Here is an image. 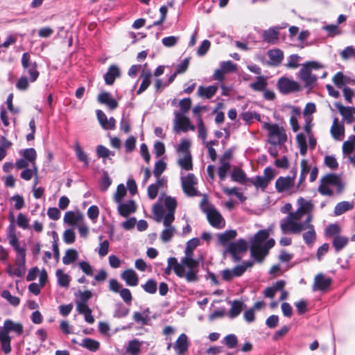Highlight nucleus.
<instances>
[{
	"label": "nucleus",
	"instance_id": "61",
	"mask_svg": "<svg viewBox=\"0 0 355 355\" xmlns=\"http://www.w3.org/2000/svg\"><path fill=\"white\" fill-rule=\"evenodd\" d=\"M225 345L229 349H233L236 347L238 344V338L235 334H230L224 338Z\"/></svg>",
	"mask_w": 355,
	"mask_h": 355
},
{
	"label": "nucleus",
	"instance_id": "12",
	"mask_svg": "<svg viewBox=\"0 0 355 355\" xmlns=\"http://www.w3.org/2000/svg\"><path fill=\"white\" fill-rule=\"evenodd\" d=\"M248 249L247 242L243 239H240L234 242H230L226 248L225 252H229L233 261H239L241 259L240 253L244 252Z\"/></svg>",
	"mask_w": 355,
	"mask_h": 355
},
{
	"label": "nucleus",
	"instance_id": "62",
	"mask_svg": "<svg viewBox=\"0 0 355 355\" xmlns=\"http://www.w3.org/2000/svg\"><path fill=\"white\" fill-rule=\"evenodd\" d=\"M177 265H178V261L175 257H171L168 258L167 260V266L164 270V273L168 275L171 273V270H173L175 274Z\"/></svg>",
	"mask_w": 355,
	"mask_h": 355
},
{
	"label": "nucleus",
	"instance_id": "60",
	"mask_svg": "<svg viewBox=\"0 0 355 355\" xmlns=\"http://www.w3.org/2000/svg\"><path fill=\"white\" fill-rule=\"evenodd\" d=\"M340 55L343 60H347L352 58H355V47L353 46H347L340 52Z\"/></svg>",
	"mask_w": 355,
	"mask_h": 355
},
{
	"label": "nucleus",
	"instance_id": "2",
	"mask_svg": "<svg viewBox=\"0 0 355 355\" xmlns=\"http://www.w3.org/2000/svg\"><path fill=\"white\" fill-rule=\"evenodd\" d=\"M311 220L312 216H309L302 223L285 225L279 227L283 234H300L302 232L306 231L302 234V238L304 243L311 246L316 239V232Z\"/></svg>",
	"mask_w": 355,
	"mask_h": 355
},
{
	"label": "nucleus",
	"instance_id": "26",
	"mask_svg": "<svg viewBox=\"0 0 355 355\" xmlns=\"http://www.w3.org/2000/svg\"><path fill=\"white\" fill-rule=\"evenodd\" d=\"M332 137L335 140H341L345 135V127L343 123H338V120L335 118L330 129Z\"/></svg>",
	"mask_w": 355,
	"mask_h": 355
},
{
	"label": "nucleus",
	"instance_id": "25",
	"mask_svg": "<svg viewBox=\"0 0 355 355\" xmlns=\"http://www.w3.org/2000/svg\"><path fill=\"white\" fill-rule=\"evenodd\" d=\"M172 223L173 222L165 223V219H164L163 225L164 229L160 234V239L164 243L169 242L176 232V230L175 227L172 225Z\"/></svg>",
	"mask_w": 355,
	"mask_h": 355
},
{
	"label": "nucleus",
	"instance_id": "36",
	"mask_svg": "<svg viewBox=\"0 0 355 355\" xmlns=\"http://www.w3.org/2000/svg\"><path fill=\"white\" fill-rule=\"evenodd\" d=\"M231 179L234 182L244 184L248 181L249 178H247L246 174L242 169L235 167L232 171Z\"/></svg>",
	"mask_w": 355,
	"mask_h": 355
},
{
	"label": "nucleus",
	"instance_id": "41",
	"mask_svg": "<svg viewBox=\"0 0 355 355\" xmlns=\"http://www.w3.org/2000/svg\"><path fill=\"white\" fill-rule=\"evenodd\" d=\"M354 203L348 201L338 202L334 207V213L336 216H340L348 210L352 209Z\"/></svg>",
	"mask_w": 355,
	"mask_h": 355
},
{
	"label": "nucleus",
	"instance_id": "21",
	"mask_svg": "<svg viewBox=\"0 0 355 355\" xmlns=\"http://www.w3.org/2000/svg\"><path fill=\"white\" fill-rule=\"evenodd\" d=\"M84 216L82 213H75L72 211H68L65 213L63 218L64 223L71 226L78 225L79 223L83 222Z\"/></svg>",
	"mask_w": 355,
	"mask_h": 355
},
{
	"label": "nucleus",
	"instance_id": "37",
	"mask_svg": "<svg viewBox=\"0 0 355 355\" xmlns=\"http://www.w3.org/2000/svg\"><path fill=\"white\" fill-rule=\"evenodd\" d=\"M78 345L90 352H95L100 347V343L92 338H85Z\"/></svg>",
	"mask_w": 355,
	"mask_h": 355
},
{
	"label": "nucleus",
	"instance_id": "59",
	"mask_svg": "<svg viewBox=\"0 0 355 355\" xmlns=\"http://www.w3.org/2000/svg\"><path fill=\"white\" fill-rule=\"evenodd\" d=\"M96 154L98 157H101L103 159L108 158L110 156H114V153L110 150L107 148L103 145H98L96 147ZM105 162V160H103Z\"/></svg>",
	"mask_w": 355,
	"mask_h": 355
},
{
	"label": "nucleus",
	"instance_id": "6",
	"mask_svg": "<svg viewBox=\"0 0 355 355\" xmlns=\"http://www.w3.org/2000/svg\"><path fill=\"white\" fill-rule=\"evenodd\" d=\"M201 210L206 214L207 218L209 224L216 229H222L225 225V221L221 214L216 209L209 203L206 196H205L200 204Z\"/></svg>",
	"mask_w": 355,
	"mask_h": 355
},
{
	"label": "nucleus",
	"instance_id": "19",
	"mask_svg": "<svg viewBox=\"0 0 355 355\" xmlns=\"http://www.w3.org/2000/svg\"><path fill=\"white\" fill-rule=\"evenodd\" d=\"M23 325L20 322H14L10 319L4 321L3 326L0 332L9 335L10 331H14L19 336L23 333Z\"/></svg>",
	"mask_w": 355,
	"mask_h": 355
},
{
	"label": "nucleus",
	"instance_id": "22",
	"mask_svg": "<svg viewBox=\"0 0 355 355\" xmlns=\"http://www.w3.org/2000/svg\"><path fill=\"white\" fill-rule=\"evenodd\" d=\"M97 99L99 103L106 105L111 110H114L118 107V102L112 98L111 94L107 92L100 93Z\"/></svg>",
	"mask_w": 355,
	"mask_h": 355
},
{
	"label": "nucleus",
	"instance_id": "29",
	"mask_svg": "<svg viewBox=\"0 0 355 355\" xmlns=\"http://www.w3.org/2000/svg\"><path fill=\"white\" fill-rule=\"evenodd\" d=\"M268 55L270 58V64L272 66L279 65L284 59V53L279 49L269 50Z\"/></svg>",
	"mask_w": 355,
	"mask_h": 355
},
{
	"label": "nucleus",
	"instance_id": "33",
	"mask_svg": "<svg viewBox=\"0 0 355 355\" xmlns=\"http://www.w3.org/2000/svg\"><path fill=\"white\" fill-rule=\"evenodd\" d=\"M231 307L229 310V316L230 318H235L240 315L243 308L245 306V304L240 300H234L230 302Z\"/></svg>",
	"mask_w": 355,
	"mask_h": 355
},
{
	"label": "nucleus",
	"instance_id": "44",
	"mask_svg": "<svg viewBox=\"0 0 355 355\" xmlns=\"http://www.w3.org/2000/svg\"><path fill=\"white\" fill-rule=\"evenodd\" d=\"M0 342L1 344V349L5 354H8L11 352V337L6 333L0 332Z\"/></svg>",
	"mask_w": 355,
	"mask_h": 355
},
{
	"label": "nucleus",
	"instance_id": "53",
	"mask_svg": "<svg viewBox=\"0 0 355 355\" xmlns=\"http://www.w3.org/2000/svg\"><path fill=\"white\" fill-rule=\"evenodd\" d=\"M133 319L136 322L141 325H147L150 321V318L149 315H148V313L146 312H135L133 314Z\"/></svg>",
	"mask_w": 355,
	"mask_h": 355
},
{
	"label": "nucleus",
	"instance_id": "20",
	"mask_svg": "<svg viewBox=\"0 0 355 355\" xmlns=\"http://www.w3.org/2000/svg\"><path fill=\"white\" fill-rule=\"evenodd\" d=\"M121 278L125 281L127 286H136L139 283L138 275L133 269H126L121 274Z\"/></svg>",
	"mask_w": 355,
	"mask_h": 355
},
{
	"label": "nucleus",
	"instance_id": "17",
	"mask_svg": "<svg viewBox=\"0 0 355 355\" xmlns=\"http://www.w3.org/2000/svg\"><path fill=\"white\" fill-rule=\"evenodd\" d=\"M331 282L332 280L330 277H326L323 274L320 273L314 278L313 290L324 291L329 288Z\"/></svg>",
	"mask_w": 355,
	"mask_h": 355
},
{
	"label": "nucleus",
	"instance_id": "50",
	"mask_svg": "<svg viewBox=\"0 0 355 355\" xmlns=\"http://www.w3.org/2000/svg\"><path fill=\"white\" fill-rule=\"evenodd\" d=\"M254 262L252 261H244L241 265L235 266L232 270H233L234 276L236 277H241L248 268L252 267Z\"/></svg>",
	"mask_w": 355,
	"mask_h": 355
},
{
	"label": "nucleus",
	"instance_id": "15",
	"mask_svg": "<svg viewBox=\"0 0 355 355\" xmlns=\"http://www.w3.org/2000/svg\"><path fill=\"white\" fill-rule=\"evenodd\" d=\"M164 206L167 209V212L164 217V219H165V223L173 222L175 220V211L177 207V201L175 198L171 196H166L164 198Z\"/></svg>",
	"mask_w": 355,
	"mask_h": 355
},
{
	"label": "nucleus",
	"instance_id": "1",
	"mask_svg": "<svg viewBox=\"0 0 355 355\" xmlns=\"http://www.w3.org/2000/svg\"><path fill=\"white\" fill-rule=\"evenodd\" d=\"M272 227L259 230L254 236L250 239V253L254 260L261 263L269 253V250L275 245L273 239H268Z\"/></svg>",
	"mask_w": 355,
	"mask_h": 355
},
{
	"label": "nucleus",
	"instance_id": "63",
	"mask_svg": "<svg viewBox=\"0 0 355 355\" xmlns=\"http://www.w3.org/2000/svg\"><path fill=\"white\" fill-rule=\"evenodd\" d=\"M153 212L155 216V220L157 222H161L162 220H164V210L163 207L159 204H155L153 207Z\"/></svg>",
	"mask_w": 355,
	"mask_h": 355
},
{
	"label": "nucleus",
	"instance_id": "4",
	"mask_svg": "<svg viewBox=\"0 0 355 355\" xmlns=\"http://www.w3.org/2000/svg\"><path fill=\"white\" fill-rule=\"evenodd\" d=\"M76 311L84 316L85 321L89 324H93L95 321L92 315V309L88 306V300L92 297V293L86 290L79 291L75 293Z\"/></svg>",
	"mask_w": 355,
	"mask_h": 355
},
{
	"label": "nucleus",
	"instance_id": "55",
	"mask_svg": "<svg viewBox=\"0 0 355 355\" xmlns=\"http://www.w3.org/2000/svg\"><path fill=\"white\" fill-rule=\"evenodd\" d=\"M141 286L146 293L149 294H155L157 289V282L153 279H148L146 282Z\"/></svg>",
	"mask_w": 355,
	"mask_h": 355
},
{
	"label": "nucleus",
	"instance_id": "43",
	"mask_svg": "<svg viewBox=\"0 0 355 355\" xmlns=\"http://www.w3.org/2000/svg\"><path fill=\"white\" fill-rule=\"evenodd\" d=\"M179 166L185 171H191L193 169L192 157L191 154L183 155L178 159Z\"/></svg>",
	"mask_w": 355,
	"mask_h": 355
},
{
	"label": "nucleus",
	"instance_id": "58",
	"mask_svg": "<svg viewBox=\"0 0 355 355\" xmlns=\"http://www.w3.org/2000/svg\"><path fill=\"white\" fill-rule=\"evenodd\" d=\"M166 168V163L162 160L159 159L155 164V167L153 169V175L155 178H159L161 175L164 173V171Z\"/></svg>",
	"mask_w": 355,
	"mask_h": 355
},
{
	"label": "nucleus",
	"instance_id": "45",
	"mask_svg": "<svg viewBox=\"0 0 355 355\" xmlns=\"http://www.w3.org/2000/svg\"><path fill=\"white\" fill-rule=\"evenodd\" d=\"M248 182H251L257 189H261L262 190H265L269 184L267 178L259 175L249 178Z\"/></svg>",
	"mask_w": 355,
	"mask_h": 355
},
{
	"label": "nucleus",
	"instance_id": "8",
	"mask_svg": "<svg viewBox=\"0 0 355 355\" xmlns=\"http://www.w3.org/2000/svg\"><path fill=\"white\" fill-rule=\"evenodd\" d=\"M263 128L268 133V141L272 145H282L287 140V135L283 127L277 123H265Z\"/></svg>",
	"mask_w": 355,
	"mask_h": 355
},
{
	"label": "nucleus",
	"instance_id": "34",
	"mask_svg": "<svg viewBox=\"0 0 355 355\" xmlns=\"http://www.w3.org/2000/svg\"><path fill=\"white\" fill-rule=\"evenodd\" d=\"M141 77L142 81L138 90L137 91V94H141L150 85V78L152 77L151 71L150 69L143 70Z\"/></svg>",
	"mask_w": 355,
	"mask_h": 355
},
{
	"label": "nucleus",
	"instance_id": "35",
	"mask_svg": "<svg viewBox=\"0 0 355 355\" xmlns=\"http://www.w3.org/2000/svg\"><path fill=\"white\" fill-rule=\"evenodd\" d=\"M267 78L264 76H258L256 80L250 84V87L254 92H263L267 87Z\"/></svg>",
	"mask_w": 355,
	"mask_h": 355
},
{
	"label": "nucleus",
	"instance_id": "32",
	"mask_svg": "<svg viewBox=\"0 0 355 355\" xmlns=\"http://www.w3.org/2000/svg\"><path fill=\"white\" fill-rule=\"evenodd\" d=\"M237 235V232L234 230H227L223 233L218 234V239L219 243L227 248L230 241L235 239Z\"/></svg>",
	"mask_w": 355,
	"mask_h": 355
},
{
	"label": "nucleus",
	"instance_id": "16",
	"mask_svg": "<svg viewBox=\"0 0 355 355\" xmlns=\"http://www.w3.org/2000/svg\"><path fill=\"white\" fill-rule=\"evenodd\" d=\"M175 129L181 130L184 132L188 130H195L194 125H191L189 118L185 116L182 113H175Z\"/></svg>",
	"mask_w": 355,
	"mask_h": 355
},
{
	"label": "nucleus",
	"instance_id": "51",
	"mask_svg": "<svg viewBox=\"0 0 355 355\" xmlns=\"http://www.w3.org/2000/svg\"><path fill=\"white\" fill-rule=\"evenodd\" d=\"M141 349V343L137 340L133 339L128 343L125 352L130 355H137Z\"/></svg>",
	"mask_w": 355,
	"mask_h": 355
},
{
	"label": "nucleus",
	"instance_id": "31",
	"mask_svg": "<svg viewBox=\"0 0 355 355\" xmlns=\"http://www.w3.org/2000/svg\"><path fill=\"white\" fill-rule=\"evenodd\" d=\"M217 91L218 87L216 85L200 86L198 89V94L203 98L210 99L216 94Z\"/></svg>",
	"mask_w": 355,
	"mask_h": 355
},
{
	"label": "nucleus",
	"instance_id": "13",
	"mask_svg": "<svg viewBox=\"0 0 355 355\" xmlns=\"http://www.w3.org/2000/svg\"><path fill=\"white\" fill-rule=\"evenodd\" d=\"M10 232L8 234V239L9 244L12 247L16 252V257H26V245H20L19 239L15 234V230L12 225L10 226Z\"/></svg>",
	"mask_w": 355,
	"mask_h": 355
},
{
	"label": "nucleus",
	"instance_id": "28",
	"mask_svg": "<svg viewBox=\"0 0 355 355\" xmlns=\"http://www.w3.org/2000/svg\"><path fill=\"white\" fill-rule=\"evenodd\" d=\"M279 29L278 26H274L265 31L263 33V40L270 44L276 43L278 40Z\"/></svg>",
	"mask_w": 355,
	"mask_h": 355
},
{
	"label": "nucleus",
	"instance_id": "7",
	"mask_svg": "<svg viewBox=\"0 0 355 355\" xmlns=\"http://www.w3.org/2000/svg\"><path fill=\"white\" fill-rule=\"evenodd\" d=\"M322 67L323 66L316 61L307 62L300 70L299 78L304 83L305 86L312 87L315 85L318 77L311 73V70Z\"/></svg>",
	"mask_w": 355,
	"mask_h": 355
},
{
	"label": "nucleus",
	"instance_id": "38",
	"mask_svg": "<svg viewBox=\"0 0 355 355\" xmlns=\"http://www.w3.org/2000/svg\"><path fill=\"white\" fill-rule=\"evenodd\" d=\"M19 154L21 155L23 158L28 161L31 163V165L36 164L35 160L37 158V152L35 148H28L21 149L19 151Z\"/></svg>",
	"mask_w": 355,
	"mask_h": 355
},
{
	"label": "nucleus",
	"instance_id": "46",
	"mask_svg": "<svg viewBox=\"0 0 355 355\" xmlns=\"http://www.w3.org/2000/svg\"><path fill=\"white\" fill-rule=\"evenodd\" d=\"M300 113L301 110L300 107H293L292 116L290 118L289 122L293 132H297L300 129L297 117L300 115Z\"/></svg>",
	"mask_w": 355,
	"mask_h": 355
},
{
	"label": "nucleus",
	"instance_id": "10",
	"mask_svg": "<svg viewBox=\"0 0 355 355\" xmlns=\"http://www.w3.org/2000/svg\"><path fill=\"white\" fill-rule=\"evenodd\" d=\"M181 186L184 193L190 197L200 196V192L195 188L198 180L193 173H188L180 177Z\"/></svg>",
	"mask_w": 355,
	"mask_h": 355
},
{
	"label": "nucleus",
	"instance_id": "42",
	"mask_svg": "<svg viewBox=\"0 0 355 355\" xmlns=\"http://www.w3.org/2000/svg\"><path fill=\"white\" fill-rule=\"evenodd\" d=\"M74 150L77 159L82 162L87 167L89 166V158L86 153L83 150L78 141L76 142L74 145Z\"/></svg>",
	"mask_w": 355,
	"mask_h": 355
},
{
	"label": "nucleus",
	"instance_id": "5",
	"mask_svg": "<svg viewBox=\"0 0 355 355\" xmlns=\"http://www.w3.org/2000/svg\"><path fill=\"white\" fill-rule=\"evenodd\" d=\"M199 263L180 262L176 266L175 275L187 283H196L199 280Z\"/></svg>",
	"mask_w": 355,
	"mask_h": 355
},
{
	"label": "nucleus",
	"instance_id": "18",
	"mask_svg": "<svg viewBox=\"0 0 355 355\" xmlns=\"http://www.w3.org/2000/svg\"><path fill=\"white\" fill-rule=\"evenodd\" d=\"M335 106L342 115L343 119L346 121L347 123L351 124L354 121V107H345L340 103H336Z\"/></svg>",
	"mask_w": 355,
	"mask_h": 355
},
{
	"label": "nucleus",
	"instance_id": "9",
	"mask_svg": "<svg viewBox=\"0 0 355 355\" xmlns=\"http://www.w3.org/2000/svg\"><path fill=\"white\" fill-rule=\"evenodd\" d=\"M291 173L292 175L286 177H279L275 182V188L277 192H289L290 193H295L292 191L295 187V180L297 175V169H293Z\"/></svg>",
	"mask_w": 355,
	"mask_h": 355
},
{
	"label": "nucleus",
	"instance_id": "54",
	"mask_svg": "<svg viewBox=\"0 0 355 355\" xmlns=\"http://www.w3.org/2000/svg\"><path fill=\"white\" fill-rule=\"evenodd\" d=\"M56 277L59 286L65 288L69 286L70 277L67 274L64 273L62 270H58L56 271Z\"/></svg>",
	"mask_w": 355,
	"mask_h": 355
},
{
	"label": "nucleus",
	"instance_id": "3",
	"mask_svg": "<svg viewBox=\"0 0 355 355\" xmlns=\"http://www.w3.org/2000/svg\"><path fill=\"white\" fill-rule=\"evenodd\" d=\"M298 208L295 211H291L280 220L279 226L302 223V218L304 215L312 216L314 205L311 200H307L300 197L297 200Z\"/></svg>",
	"mask_w": 355,
	"mask_h": 355
},
{
	"label": "nucleus",
	"instance_id": "40",
	"mask_svg": "<svg viewBox=\"0 0 355 355\" xmlns=\"http://www.w3.org/2000/svg\"><path fill=\"white\" fill-rule=\"evenodd\" d=\"M220 165L218 168V175L220 181H224L227 174L230 170L231 165L229 162L225 161L224 157L220 159Z\"/></svg>",
	"mask_w": 355,
	"mask_h": 355
},
{
	"label": "nucleus",
	"instance_id": "57",
	"mask_svg": "<svg viewBox=\"0 0 355 355\" xmlns=\"http://www.w3.org/2000/svg\"><path fill=\"white\" fill-rule=\"evenodd\" d=\"M1 297L6 300L11 305L17 306L19 304L20 300L18 297L12 295L9 291L4 290L1 293Z\"/></svg>",
	"mask_w": 355,
	"mask_h": 355
},
{
	"label": "nucleus",
	"instance_id": "47",
	"mask_svg": "<svg viewBox=\"0 0 355 355\" xmlns=\"http://www.w3.org/2000/svg\"><path fill=\"white\" fill-rule=\"evenodd\" d=\"M31 168H28L23 170L20 173V177L21 179L29 181L32 179L33 176H37L38 173V168L36 164L31 165Z\"/></svg>",
	"mask_w": 355,
	"mask_h": 355
},
{
	"label": "nucleus",
	"instance_id": "14",
	"mask_svg": "<svg viewBox=\"0 0 355 355\" xmlns=\"http://www.w3.org/2000/svg\"><path fill=\"white\" fill-rule=\"evenodd\" d=\"M277 87L279 92L284 94L300 90V85L297 82L285 77L278 80Z\"/></svg>",
	"mask_w": 355,
	"mask_h": 355
},
{
	"label": "nucleus",
	"instance_id": "48",
	"mask_svg": "<svg viewBox=\"0 0 355 355\" xmlns=\"http://www.w3.org/2000/svg\"><path fill=\"white\" fill-rule=\"evenodd\" d=\"M296 141L300 150V155L304 156L307 153L306 137L303 133H299L296 136Z\"/></svg>",
	"mask_w": 355,
	"mask_h": 355
},
{
	"label": "nucleus",
	"instance_id": "39",
	"mask_svg": "<svg viewBox=\"0 0 355 355\" xmlns=\"http://www.w3.org/2000/svg\"><path fill=\"white\" fill-rule=\"evenodd\" d=\"M349 239L347 236L339 235L333 238L332 245L336 252H339L347 245Z\"/></svg>",
	"mask_w": 355,
	"mask_h": 355
},
{
	"label": "nucleus",
	"instance_id": "27",
	"mask_svg": "<svg viewBox=\"0 0 355 355\" xmlns=\"http://www.w3.org/2000/svg\"><path fill=\"white\" fill-rule=\"evenodd\" d=\"M189 347L188 338L185 334H181L176 340L174 348L179 354H182L187 351Z\"/></svg>",
	"mask_w": 355,
	"mask_h": 355
},
{
	"label": "nucleus",
	"instance_id": "52",
	"mask_svg": "<svg viewBox=\"0 0 355 355\" xmlns=\"http://www.w3.org/2000/svg\"><path fill=\"white\" fill-rule=\"evenodd\" d=\"M78 257L77 250L74 249H69L66 250L64 257H62V262L64 265H69L76 261Z\"/></svg>",
	"mask_w": 355,
	"mask_h": 355
},
{
	"label": "nucleus",
	"instance_id": "56",
	"mask_svg": "<svg viewBox=\"0 0 355 355\" xmlns=\"http://www.w3.org/2000/svg\"><path fill=\"white\" fill-rule=\"evenodd\" d=\"M329 184H327L326 179L323 177L320 180V184L318 187V191L322 196H331L333 195V191L329 188Z\"/></svg>",
	"mask_w": 355,
	"mask_h": 355
},
{
	"label": "nucleus",
	"instance_id": "49",
	"mask_svg": "<svg viewBox=\"0 0 355 355\" xmlns=\"http://www.w3.org/2000/svg\"><path fill=\"white\" fill-rule=\"evenodd\" d=\"M341 228L338 224H330L324 230V236L327 238H334L339 236Z\"/></svg>",
	"mask_w": 355,
	"mask_h": 355
},
{
	"label": "nucleus",
	"instance_id": "24",
	"mask_svg": "<svg viewBox=\"0 0 355 355\" xmlns=\"http://www.w3.org/2000/svg\"><path fill=\"white\" fill-rule=\"evenodd\" d=\"M121 71L119 68L112 64L109 67L107 72L104 75V80L106 85H112L116 78L120 77Z\"/></svg>",
	"mask_w": 355,
	"mask_h": 355
},
{
	"label": "nucleus",
	"instance_id": "23",
	"mask_svg": "<svg viewBox=\"0 0 355 355\" xmlns=\"http://www.w3.org/2000/svg\"><path fill=\"white\" fill-rule=\"evenodd\" d=\"M135 210L136 205L132 200H130L126 202H118V212L123 217H127L130 214L134 213Z\"/></svg>",
	"mask_w": 355,
	"mask_h": 355
},
{
	"label": "nucleus",
	"instance_id": "30",
	"mask_svg": "<svg viewBox=\"0 0 355 355\" xmlns=\"http://www.w3.org/2000/svg\"><path fill=\"white\" fill-rule=\"evenodd\" d=\"M329 185L335 186L338 193H340L344 189V184L340 177L336 174L330 173L324 176Z\"/></svg>",
	"mask_w": 355,
	"mask_h": 355
},
{
	"label": "nucleus",
	"instance_id": "11",
	"mask_svg": "<svg viewBox=\"0 0 355 355\" xmlns=\"http://www.w3.org/2000/svg\"><path fill=\"white\" fill-rule=\"evenodd\" d=\"M21 65L24 71L30 76L31 82H35L39 76V71L35 61L31 60L28 53H24L21 56Z\"/></svg>",
	"mask_w": 355,
	"mask_h": 355
},
{
	"label": "nucleus",
	"instance_id": "64",
	"mask_svg": "<svg viewBox=\"0 0 355 355\" xmlns=\"http://www.w3.org/2000/svg\"><path fill=\"white\" fill-rule=\"evenodd\" d=\"M342 150L343 157L347 159V163L355 168V150H349L347 152L344 148Z\"/></svg>",
	"mask_w": 355,
	"mask_h": 355
}]
</instances>
